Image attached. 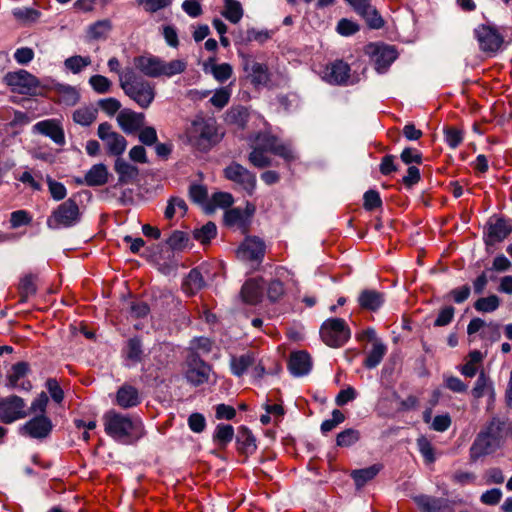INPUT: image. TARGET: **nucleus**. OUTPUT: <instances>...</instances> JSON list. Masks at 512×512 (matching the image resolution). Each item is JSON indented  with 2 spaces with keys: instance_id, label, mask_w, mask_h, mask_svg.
I'll use <instances>...</instances> for the list:
<instances>
[{
  "instance_id": "f257e3e1",
  "label": "nucleus",
  "mask_w": 512,
  "mask_h": 512,
  "mask_svg": "<svg viewBox=\"0 0 512 512\" xmlns=\"http://www.w3.org/2000/svg\"><path fill=\"white\" fill-rule=\"evenodd\" d=\"M103 424L108 436L125 445L134 444L145 435L143 423L138 417L115 410L104 414Z\"/></svg>"
},
{
  "instance_id": "f03ea898",
  "label": "nucleus",
  "mask_w": 512,
  "mask_h": 512,
  "mask_svg": "<svg viewBox=\"0 0 512 512\" xmlns=\"http://www.w3.org/2000/svg\"><path fill=\"white\" fill-rule=\"evenodd\" d=\"M120 87L139 107L147 109L155 99V84L138 75L133 68L126 67L120 75Z\"/></svg>"
},
{
  "instance_id": "7ed1b4c3",
  "label": "nucleus",
  "mask_w": 512,
  "mask_h": 512,
  "mask_svg": "<svg viewBox=\"0 0 512 512\" xmlns=\"http://www.w3.org/2000/svg\"><path fill=\"white\" fill-rule=\"evenodd\" d=\"M135 68L147 77H173L186 70L187 63L184 60L174 59L166 62L152 54L140 55L133 59Z\"/></svg>"
},
{
  "instance_id": "20e7f679",
  "label": "nucleus",
  "mask_w": 512,
  "mask_h": 512,
  "mask_svg": "<svg viewBox=\"0 0 512 512\" xmlns=\"http://www.w3.org/2000/svg\"><path fill=\"white\" fill-rule=\"evenodd\" d=\"M188 142L195 149L206 152L217 142V128L213 119L196 117L186 129Z\"/></svg>"
},
{
  "instance_id": "39448f33",
  "label": "nucleus",
  "mask_w": 512,
  "mask_h": 512,
  "mask_svg": "<svg viewBox=\"0 0 512 512\" xmlns=\"http://www.w3.org/2000/svg\"><path fill=\"white\" fill-rule=\"evenodd\" d=\"M506 435V422L499 418H493L479 433L473 446V455L480 456L494 452L498 449Z\"/></svg>"
},
{
  "instance_id": "423d86ee",
  "label": "nucleus",
  "mask_w": 512,
  "mask_h": 512,
  "mask_svg": "<svg viewBox=\"0 0 512 512\" xmlns=\"http://www.w3.org/2000/svg\"><path fill=\"white\" fill-rule=\"evenodd\" d=\"M81 219L80 208L75 199L69 198L59 204L47 218L48 228L57 230L70 228L79 223Z\"/></svg>"
},
{
  "instance_id": "0eeeda50",
  "label": "nucleus",
  "mask_w": 512,
  "mask_h": 512,
  "mask_svg": "<svg viewBox=\"0 0 512 512\" xmlns=\"http://www.w3.org/2000/svg\"><path fill=\"white\" fill-rule=\"evenodd\" d=\"M320 336L326 345L338 348L350 339L351 332L344 319L331 318L322 324Z\"/></svg>"
},
{
  "instance_id": "6e6552de",
  "label": "nucleus",
  "mask_w": 512,
  "mask_h": 512,
  "mask_svg": "<svg viewBox=\"0 0 512 512\" xmlns=\"http://www.w3.org/2000/svg\"><path fill=\"white\" fill-rule=\"evenodd\" d=\"M364 52L379 73L385 72L397 58L396 49L382 43H370L365 46Z\"/></svg>"
},
{
  "instance_id": "1a4fd4ad",
  "label": "nucleus",
  "mask_w": 512,
  "mask_h": 512,
  "mask_svg": "<svg viewBox=\"0 0 512 512\" xmlns=\"http://www.w3.org/2000/svg\"><path fill=\"white\" fill-rule=\"evenodd\" d=\"M4 80L13 92L23 95H34L40 86L34 75L22 69L7 73Z\"/></svg>"
},
{
  "instance_id": "9d476101",
  "label": "nucleus",
  "mask_w": 512,
  "mask_h": 512,
  "mask_svg": "<svg viewBox=\"0 0 512 512\" xmlns=\"http://www.w3.org/2000/svg\"><path fill=\"white\" fill-rule=\"evenodd\" d=\"M224 177L240 186L248 195L256 189V175L237 162H232L223 170Z\"/></svg>"
},
{
  "instance_id": "9b49d317",
  "label": "nucleus",
  "mask_w": 512,
  "mask_h": 512,
  "mask_svg": "<svg viewBox=\"0 0 512 512\" xmlns=\"http://www.w3.org/2000/svg\"><path fill=\"white\" fill-rule=\"evenodd\" d=\"M474 35L478 41L480 50L484 53L494 54L504 43V36L497 28L490 25H479L474 30Z\"/></svg>"
},
{
  "instance_id": "f8f14e48",
  "label": "nucleus",
  "mask_w": 512,
  "mask_h": 512,
  "mask_svg": "<svg viewBox=\"0 0 512 512\" xmlns=\"http://www.w3.org/2000/svg\"><path fill=\"white\" fill-rule=\"evenodd\" d=\"M27 416L25 401L16 395L0 399V420L10 424Z\"/></svg>"
},
{
  "instance_id": "ddd939ff",
  "label": "nucleus",
  "mask_w": 512,
  "mask_h": 512,
  "mask_svg": "<svg viewBox=\"0 0 512 512\" xmlns=\"http://www.w3.org/2000/svg\"><path fill=\"white\" fill-rule=\"evenodd\" d=\"M33 133L49 137L55 144H65V133L61 121L58 119H46L37 122L32 127Z\"/></svg>"
},
{
  "instance_id": "4468645a",
  "label": "nucleus",
  "mask_w": 512,
  "mask_h": 512,
  "mask_svg": "<svg viewBox=\"0 0 512 512\" xmlns=\"http://www.w3.org/2000/svg\"><path fill=\"white\" fill-rule=\"evenodd\" d=\"M244 71L254 85H265L269 81L268 68L265 64L255 61L252 55L240 54Z\"/></svg>"
},
{
  "instance_id": "2eb2a0df",
  "label": "nucleus",
  "mask_w": 512,
  "mask_h": 512,
  "mask_svg": "<svg viewBox=\"0 0 512 512\" xmlns=\"http://www.w3.org/2000/svg\"><path fill=\"white\" fill-rule=\"evenodd\" d=\"M265 254V243L258 237H247L237 250L238 258L260 263Z\"/></svg>"
},
{
  "instance_id": "dca6fc26",
  "label": "nucleus",
  "mask_w": 512,
  "mask_h": 512,
  "mask_svg": "<svg viewBox=\"0 0 512 512\" xmlns=\"http://www.w3.org/2000/svg\"><path fill=\"white\" fill-rule=\"evenodd\" d=\"M210 375V367L199 355L192 354L188 360V369L186 371L187 380L195 385H201L208 381Z\"/></svg>"
},
{
  "instance_id": "f3484780",
  "label": "nucleus",
  "mask_w": 512,
  "mask_h": 512,
  "mask_svg": "<svg viewBox=\"0 0 512 512\" xmlns=\"http://www.w3.org/2000/svg\"><path fill=\"white\" fill-rule=\"evenodd\" d=\"M53 424L45 415H38L30 419L23 426V432L31 438H46L52 431Z\"/></svg>"
},
{
  "instance_id": "a211bd4d",
  "label": "nucleus",
  "mask_w": 512,
  "mask_h": 512,
  "mask_svg": "<svg viewBox=\"0 0 512 512\" xmlns=\"http://www.w3.org/2000/svg\"><path fill=\"white\" fill-rule=\"evenodd\" d=\"M29 371V365L25 362H18L11 367L7 376V385L11 388L29 391L32 384L29 380L25 379Z\"/></svg>"
},
{
  "instance_id": "6ab92c4d",
  "label": "nucleus",
  "mask_w": 512,
  "mask_h": 512,
  "mask_svg": "<svg viewBox=\"0 0 512 512\" xmlns=\"http://www.w3.org/2000/svg\"><path fill=\"white\" fill-rule=\"evenodd\" d=\"M350 77V67L342 60H337L327 66L324 78L330 84H346Z\"/></svg>"
},
{
  "instance_id": "aec40b11",
  "label": "nucleus",
  "mask_w": 512,
  "mask_h": 512,
  "mask_svg": "<svg viewBox=\"0 0 512 512\" xmlns=\"http://www.w3.org/2000/svg\"><path fill=\"white\" fill-rule=\"evenodd\" d=\"M144 120L143 113H137L129 109L122 110L117 116V121L125 133L140 130L144 125Z\"/></svg>"
},
{
  "instance_id": "412c9836",
  "label": "nucleus",
  "mask_w": 512,
  "mask_h": 512,
  "mask_svg": "<svg viewBox=\"0 0 512 512\" xmlns=\"http://www.w3.org/2000/svg\"><path fill=\"white\" fill-rule=\"evenodd\" d=\"M141 398L137 388L132 385H122L116 393V404L123 409H128L140 404Z\"/></svg>"
},
{
  "instance_id": "4be33fe9",
  "label": "nucleus",
  "mask_w": 512,
  "mask_h": 512,
  "mask_svg": "<svg viewBox=\"0 0 512 512\" xmlns=\"http://www.w3.org/2000/svg\"><path fill=\"white\" fill-rule=\"evenodd\" d=\"M311 365L310 355L305 351L293 352L290 355L288 368L295 376H303L307 374L311 369Z\"/></svg>"
},
{
  "instance_id": "5701e85b",
  "label": "nucleus",
  "mask_w": 512,
  "mask_h": 512,
  "mask_svg": "<svg viewBox=\"0 0 512 512\" xmlns=\"http://www.w3.org/2000/svg\"><path fill=\"white\" fill-rule=\"evenodd\" d=\"M487 226L489 244L504 240L512 231V226L502 218L490 219Z\"/></svg>"
},
{
  "instance_id": "b1692460",
  "label": "nucleus",
  "mask_w": 512,
  "mask_h": 512,
  "mask_svg": "<svg viewBox=\"0 0 512 512\" xmlns=\"http://www.w3.org/2000/svg\"><path fill=\"white\" fill-rule=\"evenodd\" d=\"M414 502L421 512H447L448 505L445 499L419 495L414 497Z\"/></svg>"
},
{
  "instance_id": "393cba45",
  "label": "nucleus",
  "mask_w": 512,
  "mask_h": 512,
  "mask_svg": "<svg viewBox=\"0 0 512 512\" xmlns=\"http://www.w3.org/2000/svg\"><path fill=\"white\" fill-rule=\"evenodd\" d=\"M242 301L246 304L255 305L260 302L262 297V286L259 280H247L241 289Z\"/></svg>"
},
{
  "instance_id": "a878e982",
  "label": "nucleus",
  "mask_w": 512,
  "mask_h": 512,
  "mask_svg": "<svg viewBox=\"0 0 512 512\" xmlns=\"http://www.w3.org/2000/svg\"><path fill=\"white\" fill-rule=\"evenodd\" d=\"M383 302V294L376 290H363L358 297L359 306L365 310L376 311Z\"/></svg>"
},
{
  "instance_id": "bb28decb",
  "label": "nucleus",
  "mask_w": 512,
  "mask_h": 512,
  "mask_svg": "<svg viewBox=\"0 0 512 512\" xmlns=\"http://www.w3.org/2000/svg\"><path fill=\"white\" fill-rule=\"evenodd\" d=\"M53 90L57 94L58 100L67 106L75 105L80 99L79 91L74 86L57 83Z\"/></svg>"
},
{
  "instance_id": "cd10ccee",
  "label": "nucleus",
  "mask_w": 512,
  "mask_h": 512,
  "mask_svg": "<svg viewBox=\"0 0 512 512\" xmlns=\"http://www.w3.org/2000/svg\"><path fill=\"white\" fill-rule=\"evenodd\" d=\"M224 222L229 227H236L243 233L248 231L250 223L247 221V216L242 213L239 207L231 208L224 214Z\"/></svg>"
},
{
  "instance_id": "c85d7f7f",
  "label": "nucleus",
  "mask_w": 512,
  "mask_h": 512,
  "mask_svg": "<svg viewBox=\"0 0 512 512\" xmlns=\"http://www.w3.org/2000/svg\"><path fill=\"white\" fill-rule=\"evenodd\" d=\"M108 170L104 164L93 165L85 174L84 182L88 186H102L108 181Z\"/></svg>"
},
{
  "instance_id": "c756f323",
  "label": "nucleus",
  "mask_w": 512,
  "mask_h": 512,
  "mask_svg": "<svg viewBox=\"0 0 512 512\" xmlns=\"http://www.w3.org/2000/svg\"><path fill=\"white\" fill-rule=\"evenodd\" d=\"M114 169L119 176V182L122 184L132 182L139 174V170L136 166L131 165L121 158L116 160Z\"/></svg>"
},
{
  "instance_id": "7c9ffc66",
  "label": "nucleus",
  "mask_w": 512,
  "mask_h": 512,
  "mask_svg": "<svg viewBox=\"0 0 512 512\" xmlns=\"http://www.w3.org/2000/svg\"><path fill=\"white\" fill-rule=\"evenodd\" d=\"M382 466L379 464H374L372 466L353 470L351 472V477L355 482V485L357 488L363 487L368 481L372 480L377 476V474L380 472Z\"/></svg>"
},
{
  "instance_id": "2f4dec72",
  "label": "nucleus",
  "mask_w": 512,
  "mask_h": 512,
  "mask_svg": "<svg viewBox=\"0 0 512 512\" xmlns=\"http://www.w3.org/2000/svg\"><path fill=\"white\" fill-rule=\"evenodd\" d=\"M387 352V347L382 341H375L371 350L363 362V365L368 369H373L378 366Z\"/></svg>"
},
{
  "instance_id": "473e14b6",
  "label": "nucleus",
  "mask_w": 512,
  "mask_h": 512,
  "mask_svg": "<svg viewBox=\"0 0 512 512\" xmlns=\"http://www.w3.org/2000/svg\"><path fill=\"white\" fill-rule=\"evenodd\" d=\"M238 451L243 454H252L256 450L255 438L246 427H241L237 435Z\"/></svg>"
},
{
  "instance_id": "72a5a7b5",
  "label": "nucleus",
  "mask_w": 512,
  "mask_h": 512,
  "mask_svg": "<svg viewBox=\"0 0 512 512\" xmlns=\"http://www.w3.org/2000/svg\"><path fill=\"white\" fill-rule=\"evenodd\" d=\"M483 329L484 336H486V330H491L493 336V340H497L500 338V325H497L495 323L486 324V322L481 318H473L467 327V332L469 335L475 334L478 331Z\"/></svg>"
},
{
  "instance_id": "f704fd0d",
  "label": "nucleus",
  "mask_w": 512,
  "mask_h": 512,
  "mask_svg": "<svg viewBox=\"0 0 512 512\" xmlns=\"http://www.w3.org/2000/svg\"><path fill=\"white\" fill-rule=\"evenodd\" d=\"M256 362L255 354L248 352L239 357H233L231 360L232 373L241 377L249 367L253 366Z\"/></svg>"
},
{
  "instance_id": "c9c22d12",
  "label": "nucleus",
  "mask_w": 512,
  "mask_h": 512,
  "mask_svg": "<svg viewBox=\"0 0 512 512\" xmlns=\"http://www.w3.org/2000/svg\"><path fill=\"white\" fill-rule=\"evenodd\" d=\"M204 286L202 274L197 269H192L183 282V290L189 295H194Z\"/></svg>"
},
{
  "instance_id": "e433bc0d",
  "label": "nucleus",
  "mask_w": 512,
  "mask_h": 512,
  "mask_svg": "<svg viewBox=\"0 0 512 512\" xmlns=\"http://www.w3.org/2000/svg\"><path fill=\"white\" fill-rule=\"evenodd\" d=\"M98 110L93 106H83L73 112V120L82 126L91 125L97 118Z\"/></svg>"
},
{
  "instance_id": "4c0bfd02",
  "label": "nucleus",
  "mask_w": 512,
  "mask_h": 512,
  "mask_svg": "<svg viewBox=\"0 0 512 512\" xmlns=\"http://www.w3.org/2000/svg\"><path fill=\"white\" fill-rule=\"evenodd\" d=\"M222 15L231 23H238L243 17V8L237 0H224Z\"/></svg>"
},
{
  "instance_id": "58836bf2",
  "label": "nucleus",
  "mask_w": 512,
  "mask_h": 512,
  "mask_svg": "<svg viewBox=\"0 0 512 512\" xmlns=\"http://www.w3.org/2000/svg\"><path fill=\"white\" fill-rule=\"evenodd\" d=\"M91 63L92 59L89 56L74 55L65 59L64 67L73 74H79Z\"/></svg>"
},
{
  "instance_id": "ea45409f",
  "label": "nucleus",
  "mask_w": 512,
  "mask_h": 512,
  "mask_svg": "<svg viewBox=\"0 0 512 512\" xmlns=\"http://www.w3.org/2000/svg\"><path fill=\"white\" fill-rule=\"evenodd\" d=\"M234 437V429L229 424H218L213 435V440L220 447L224 448L232 441Z\"/></svg>"
},
{
  "instance_id": "a19ab883",
  "label": "nucleus",
  "mask_w": 512,
  "mask_h": 512,
  "mask_svg": "<svg viewBox=\"0 0 512 512\" xmlns=\"http://www.w3.org/2000/svg\"><path fill=\"white\" fill-rule=\"evenodd\" d=\"M278 140L279 139L276 136L268 132H261L256 135L252 146L260 148L268 153H273Z\"/></svg>"
},
{
  "instance_id": "79ce46f5",
  "label": "nucleus",
  "mask_w": 512,
  "mask_h": 512,
  "mask_svg": "<svg viewBox=\"0 0 512 512\" xmlns=\"http://www.w3.org/2000/svg\"><path fill=\"white\" fill-rule=\"evenodd\" d=\"M217 227L213 222H207L202 227L193 231V238L201 244H207L211 239L215 238Z\"/></svg>"
},
{
  "instance_id": "37998d69",
  "label": "nucleus",
  "mask_w": 512,
  "mask_h": 512,
  "mask_svg": "<svg viewBox=\"0 0 512 512\" xmlns=\"http://www.w3.org/2000/svg\"><path fill=\"white\" fill-rule=\"evenodd\" d=\"M249 163L259 169L269 167L272 164L271 158L268 156V152L252 146V151L248 156Z\"/></svg>"
},
{
  "instance_id": "c03bdc74",
  "label": "nucleus",
  "mask_w": 512,
  "mask_h": 512,
  "mask_svg": "<svg viewBox=\"0 0 512 512\" xmlns=\"http://www.w3.org/2000/svg\"><path fill=\"white\" fill-rule=\"evenodd\" d=\"M104 142L107 146L108 152L115 156L121 155L127 146L126 139L117 132L114 133L111 137L107 138Z\"/></svg>"
},
{
  "instance_id": "a18cd8bd",
  "label": "nucleus",
  "mask_w": 512,
  "mask_h": 512,
  "mask_svg": "<svg viewBox=\"0 0 512 512\" xmlns=\"http://www.w3.org/2000/svg\"><path fill=\"white\" fill-rule=\"evenodd\" d=\"M89 85L97 94H106L111 92L113 83L106 76L96 74L89 78Z\"/></svg>"
},
{
  "instance_id": "49530a36",
  "label": "nucleus",
  "mask_w": 512,
  "mask_h": 512,
  "mask_svg": "<svg viewBox=\"0 0 512 512\" xmlns=\"http://www.w3.org/2000/svg\"><path fill=\"white\" fill-rule=\"evenodd\" d=\"M500 306V299L497 295H490L488 297L479 298L474 303V308L478 312L491 313L497 310Z\"/></svg>"
},
{
  "instance_id": "de8ad7c7",
  "label": "nucleus",
  "mask_w": 512,
  "mask_h": 512,
  "mask_svg": "<svg viewBox=\"0 0 512 512\" xmlns=\"http://www.w3.org/2000/svg\"><path fill=\"white\" fill-rule=\"evenodd\" d=\"M491 390L492 382L490 381L489 377L484 373V371H481L475 382V386L472 389V395L475 398H481Z\"/></svg>"
},
{
  "instance_id": "09e8293b",
  "label": "nucleus",
  "mask_w": 512,
  "mask_h": 512,
  "mask_svg": "<svg viewBox=\"0 0 512 512\" xmlns=\"http://www.w3.org/2000/svg\"><path fill=\"white\" fill-rule=\"evenodd\" d=\"M20 301L26 302L28 298L36 293L35 278L32 275L23 277L19 284Z\"/></svg>"
},
{
  "instance_id": "8fccbe9b",
  "label": "nucleus",
  "mask_w": 512,
  "mask_h": 512,
  "mask_svg": "<svg viewBox=\"0 0 512 512\" xmlns=\"http://www.w3.org/2000/svg\"><path fill=\"white\" fill-rule=\"evenodd\" d=\"M112 28L111 21L108 19L95 22L89 27L88 33L92 39L105 38Z\"/></svg>"
},
{
  "instance_id": "3c124183",
  "label": "nucleus",
  "mask_w": 512,
  "mask_h": 512,
  "mask_svg": "<svg viewBox=\"0 0 512 512\" xmlns=\"http://www.w3.org/2000/svg\"><path fill=\"white\" fill-rule=\"evenodd\" d=\"M372 29H380L384 26V20L372 5L360 14Z\"/></svg>"
},
{
  "instance_id": "603ef678",
  "label": "nucleus",
  "mask_w": 512,
  "mask_h": 512,
  "mask_svg": "<svg viewBox=\"0 0 512 512\" xmlns=\"http://www.w3.org/2000/svg\"><path fill=\"white\" fill-rule=\"evenodd\" d=\"M360 438V433L358 430L349 428L340 432L337 435L336 443L340 447H349L355 444Z\"/></svg>"
},
{
  "instance_id": "864d4df0",
  "label": "nucleus",
  "mask_w": 512,
  "mask_h": 512,
  "mask_svg": "<svg viewBox=\"0 0 512 512\" xmlns=\"http://www.w3.org/2000/svg\"><path fill=\"white\" fill-rule=\"evenodd\" d=\"M211 73L218 82L223 83L232 76L233 69L228 63L214 64L211 67Z\"/></svg>"
},
{
  "instance_id": "5fc2aeb1",
  "label": "nucleus",
  "mask_w": 512,
  "mask_h": 512,
  "mask_svg": "<svg viewBox=\"0 0 512 512\" xmlns=\"http://www.w3.org/2000/svg\"><path fill=\"white\" fill-rule=\"evenodd\" d=\"M46 182H47L48 189H49V192L51 194V197L54 200L60 201V200H63L66 197L67 189H66V187L64 186L63 183L58 182V181L52 179L50 176H47Z\"/></svg>"
},
{
  "instance_id": "6e6d98bb",
  "label": "nucleus",
  "mask_w": 512,
  "mask_h": 512,
  "mask_svg": "<svg viewBox=\"0 0 512 512\" xmlns=\"http://www.w3.org/2000/svg\"><path fill=\"white\" fill-rule=\"evenodd\" d=\"M417 446L420 453L424 457L426 463L430 464L435 461L434 448L432 447L430 441L426 437H419L417 439Z\"/></svg>"
},
{
  "instance_id": "4d7b16f0",
  "label": "nucleus",
  "mask_w": 512,
  "mask_h": 512,
  "mask_svg": "<svg viewBox=\"0 0 512 512\" xmlns=\"http://www.w3.org/2000/svg\"><path fill=\"white\" fill-rule=\"evenodd\" d=\"M136 2L138 5L142 6L146 12L155 13L169 7L172 0H136Z\"/></svg>"
},
{
  "instance_id": "13d9d810",
  "label": "nucleus",
  "mask_w": 512,
  "mask_h": 512,
  "mask_svg": "<svg viewBox=\"0 0 512 512\" xmlns=\"http://www.w3.org/2000/svg\"><path fill=\"white\" fill-rule=\"evenodd\" d=\"M189 237L185 232L174 231L167 240V244L174 250H182L188 245Z\"/></svg>"
},
{
  "instance_id": "bf43d9fd",
  "label": "nucleus",
  "mask_w": 512,
  "mask_h": 512,
  "mask_svg": "<svg viewBox=\"0 0 512 512\" xmlns=\"http://www.w3.org/2000/svg\"><path fill=\"white\" fill-rule=\"evenodd\" d=\"M127 358L133 362H139L142 356V344L138 338H131L127 343Z\"/></svg>"
},
{
  "instance_id": "052dcab7",
  "label": "nucleus",
  "mask_w": 512,
  "mask_h": 512,
  "mask_svg": "<svg viewBox=\"0 0 512 512\" xmlns=\"http://www.w3.org/2000/svg\"><path fill=\"white\" fill-rule=\"evenodd\" d=\"M97 105L104 113L109 116L115 115L121 108L120 101L113 97L100 99L97 102Z\"/></svg>"
},
{
  "instance_id": "680f3d73",
  "label": "nucleus",
  "mask_w": 512,
  "mask_h": 512,
  "mask_svg": "<svg viewBox=\"0 0 512 512\" xmlns=\"http://www.w3.org/2000/svg\"><path fill=\"white\" fill-rule=\"evenodd\" d=\"M32 221V216L26 210H17L11 213L10 224L12 228H19L24 225H29Z\"/></svg>"
},
{
  "instance_id": "e2e57ef3",
  "label": "nucleus",
  "mask_w": 512,
  "mask_h": 512,
  "mask_svg": "<svg viewBox=\"0 0 512 512\" xmlns=\"http://www.w3.org/2000/svg\"><path fill=\"white\" fill-rule=\"evenodd\" d=\"M344 420H345V416L340 410H338V409L333 410L332 418L323 421L321 424L322 433H328V432L332 431L339 424L344 422Z\"/></svg>"
},
{
  "instance_id": "0e129e2a",
  "label": "nucleus",
  "mask_w": 512,
  "mask_h": 512,
  "mask_svg": "<svg viewBox=\"0 0 512 512\" xmlns=\"http://www.w3.org/2000/svg\"><path fill=\"white\" fill-rule=\"evenodd\" d=\"M230 96V90L226 87H223L216 90L214 95L211 97L210 102L212 103L213 106L222 109L228 104Z\"/></svg>"
},
{
  "instance_id": "69168bd1",
  "label": "nucleus",
  "mask_w": 512,
  "mask_h": 512,
  "mask_svg": "<svg viewBox=\"0 0 512 512\" xmlns=\"http://www.w3.org/2000/svg\"><path fill=\"white\" fill-rule=\"evenodd\" d=\"M51 398L56 403L60 404L64 399V392L60 387L58 381L54 378H49L45 384Z\"/></svg>"
},
{
  "instance_id": "338daca9",
  "label": "nucleus",
  "mask_w": 512,
  "mask_h": 512,
  "mask_svg": "<svg viewBox=\"0 0 512 512\" xmlns=\"http://www.w3.org/2000/svg\"><path fill=\"white\" fill-rule=\"evenodd\" d=\"M189 196L193 202L202 204L206 201L208 192L203 185L192 184L189 187Z\"/></svg>"
},
{
  "instance_id": "774afa93",
  "label": "nucleus",
  "mask_w": 512,
  "mask_h": 512,
  "mask_svg": "<svg viewBox=\"0 0 512 512\" xmlns=\"http://www.w3.org/2000/svg\"><path fill=\"white\" fill-rule=\"evenodd\" d=\"M188 426L194 433H202L206 427V419L201 413H192L188 418Z\"/></svg>"
}]
</instances>
